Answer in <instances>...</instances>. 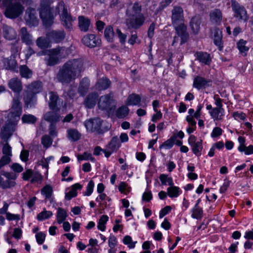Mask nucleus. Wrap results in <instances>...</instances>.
Returning <instances> with one entry per match:
<instances>
[{
	"label": "nucleus",
	"mask_w": 253,
	"mask_h": 253,
	"mask_svg": "<svg viewBox=\"0 0 253 253\" xmlns=\"http://www.w3.org/2000/svg\"><path fill=\"white\" fill-rule=\"evenodd\" d=\"M141 101L140 96L136 94L132 93L129 95L127 99V105H137Z\"/></svg>",
	"instance_id": "f704fd0d"
},
{
	"label": "nucleus",
	"mask_w": 253,
	"mask_h": 253,
	"mask_svg": "<svg viewBox=\"0 0 253 253\" xmlns=\"http://www.w3.org/2000/svg\"><path fill=\"white\" fill-rule=\"evenodd\" d=\"M111 84V82L108 79L103 77L98 80L95 85V88L99 91L104 90L110 87Z\"/></svg>",
	"instance_id": "b1692460"
},
{
	"label": "nucleus",
	"mask_w": 253,
	"mask_h": 253,
	"mask_svg": "<svg viewBox=\"0 0 253 253\" xmlns=\"http://www.w3.org/2000/svg\"><path fill=\"white\" fill-rule=\"evenodd\" d=\"M80 133L76 129H69L67 130V137L70 140L75 141L81 137Z\"/></svg>",
	"instance_id": "e433bc0d"
},
{
	"label": "nucleus",
	"mask_w": 253,
	"mask_h": 253,
	"mask_svg": "<svg viewBox=\"0 0 253 253\" xmlns=\"http://www.w3.org/2000/svg\"><path fill=\"white\" fill-rule=\"evenodd\" d=\"M172 24L175 30L179 34L183 33V29L186 28L184 24L183 10L180 6H174L172 10L171 15Z\"/></svg>",
	"instance_id": "39448f33"
},
{
	"label": "nucleus",
	"mask_w": 253,
	"mask_h": 253,
	"mask_svg": "<svg viewBox=\"0 0 253 253\" xmlns=\"http://www.w3.org/2000/svg\"><path fill=\"white\" fill-rule=\"evenodd\" d=\"M201 20L199 17L195 16L192 18L190 22V27L193 33L197 34L200 30Z\"/></svg>",
	"instance_id": "72a5a7b5"
},
{
	"label": "nucleus",
	"mask_w": 253,
	"mask_h": 253,
	"mask_svg": "<svg viewBox=\"0 0 253 253\" xmlns=\"http://www.w3.org/2000/svg\"><path fill=\"white\" fill-rule=\"evenodd\" d=\"M42 54L47 55L44 60L47 66H51L58 64L60 59L66 57L68 54V51L67 48L65 47L58 46L48 50Z\"/></svg>",
	"instance_id": "7ed1b4c3"
},
{
	"label": "nucleus",
	"mask_w": 253,
	"mask_h": 253,
	"mask_svg": "<svg viewBox=\"0 0 253 253\" xmlns=\"http://www.w3.org/2000/svg\"><path fill=\"white\" fill-rule=\"evenodd\" d=\"M222 13L219 9H214L210 13V20L213 24L219 25L222 22Z\"/></svg>",
	"instance_id": "a211bd4d"
},
{
	"label": "nucleus",
	"mask_w": 253,
	"mask_h": 253,
	"mask_svg": "<svg viewBox=\"0 0 253 253\" xmlns=\"http://www.w3.org/2000/svg\"><path fill=\"white\" fill-rule=\"evenodd\" d=\"M67 213L66 211L62 208H59L56 213V218L58 223L61 224L66 218Z\"/></svg>",
	"instance_id": "ea45409f"
},
{
	"label": "nucleus",
	"mask_w": 253,
	"mask_h": 253,
	"mask_svg": "<svg viewBox=\"0 0 253 253\" xmlns=\"http://www.w3.org/2000/svg\"><path fill=\"white\" fill-rule=\"evenodd\" d=\"M175 141V136H171L169 139L164 142L162 145L160 146V148H165L166 149H169L171 148Z\"/></svg>",
	"instance_id": "a18cd8bd"
},
{
	"label": "nucleus",
	"mask_w": 253,
	"mask_h": 253,
	"mask_svg": "<svg viewBox=\"0 0 253 253\" xmlns=\"http://www.w3.org/2000/svg\"><path fill=\"white\" fill-rule=\"evenodd\" d=\"M77 158L79 161L90 160L92 162L95 161V159L92 156L90 153L88 152H84L82 155H78Z\"/></svg>",
	"instance_id": "603ef678"
},
{
	"label": "nucleus",
	"mask_w": 253,
	"mask_h": 253,
	"mask_svg": "<svg viewBox=\"0 0 253 253\" xmlns=\"http://www.w3.org/2000/svg\"><path fill=\"white\" fill-rule=\"evenodd\" d=\"M14 130L9 128V125H6L1 130L0 134V137L1 138V142H8V139L11 136Z\"/></svg>",
	"instance_id": "2f4dec72"
},
{
	"label": "nucleus",
	"mask_w": 253,
	"mask_h": 253,
	"mask_svg": "<svg viewBox=\"0 0 253 253\" xmlns=\"http://www.w3.org/2000/svg\"><path fill=\"white\" fill-rule=\"evenodd\" d=\"M65 37V34L63 31H52L48 33L46 38L50 42L58 43L61 42Z\"/></svg>",
	"instance_id": "4468645a"
},
{
	"label": "nucleus",
	"mask_w": 253,
	"mask_h": 253,
	"mask_svg": "<svg viewBox=\"0 0 253 253\" xmlns=\"http://www.w3.org/2000/svg\"><path fill=\"white\" fill-rule=\"evenodd\" d=\"M15 179H8L6 181H3L2 184V187L3 188H9L14 186L16 184L15 182Z\"/></svg>",
	"instance_id": "13d9d810"
},
{
	"label": "nucleus",
	"mask_w": 253,
	"mask_h": 253,
	"mask_svg": "<svg viewBox=\"0 0 253 253\" xmlns=\"http://www.w3.org/2000/svg\"><path fill=\"white\" fill-rule=\"evenodd\" d=\"M79 26L81 31L86 32L88 30L90 21L89 19L83 16L79 17Z\"/></svg>",
	"instance_id": "473e14b6"
},
{
	"label": "nucleus",
	"mask_w": 253,
	"mask_h": 253,
	"mask_svg": "<svg viewBox=\"0 0 253 253\" xmlns=\"http://www.w3.org/2000/svg\"><path fill=\"white\" fill-rule=\"evenodd\" d=\"M104 37L108 42H113L115 37V33L111 26H108L105 28Z\"/></svg>",
	"instance_id": "c9c22d12"
},
{
	"label": "nucleus",
	"mask_w": 253,
	"mask_h": 253,
	"mask_svg": "<svg viewBox=\"0 0 253 253\" xmlns=\"http://www.w3.org/2000/svg\"><path fill=\"white\" fill-rule=\"evenodd\" d=\"M119 190L122 193L126 194L130 191L129 188L128 187L127 184L125 182H121L118 187Z\"/></svg>",
	"instance_id": "e2e57ef3"
},
{
	"label": "nucleus",
	"mask_w": 253,
	"mask_h": 253,
	"mask_svg": "<svg viewBox=\"0 0 253 253\" xmlns=\"http://www.w3.org/2000/svg\"><path fill=\"white\" fill-rule=\"evenodd\" d=\"M179 188L173 185L167 189V193L170 198L177 197L179 195Z\"/></svg>",
	"instance_id": "79ce46f5"
},
{
	"label": "nucleus",
	"mask_w": 253,
	"mask_h": 253,
	"mask_svg": "<svg viewBox=\"0 0 253 253\" xmlns=\"http://www.w3.org/2000/svg\"><path fill=\"white\" fill-rule=\"evenodd\" d=\"M36 238L38 243L41 245L45 240V235L44 233L41 232L36 234Z\"/></svg>",
	"instance_id": "774afa93"
},
{
	"label": "nucleus",
	"mask_w": 253,
	"mask_h": 253,
	"mask_svg": "<svg viewBox=\"0 0 253 253\" xmlns=\"http://www.w3.org/2000/svg\"><path fill=\"white\" fill-rule=\"evenodd\" d=\"M212 37L214 44L218 47L220 50H222L223 48V42L221 31L217 28L213 29L212 31Z\"/></svg>",
	"instance_id": "dca6fc26"
},
{
	"label": "nucleus",
	"mask_w": 253,
	"mask_h": 253,
	"mask_svg": "<svg viewBox=\"0 0 253 253\" xmlns=\"http://www.w3.org/2000/svg\"><path fill=\"white\" fill-rule=\"evenodd\" d=\"M90 86V81L87 78H83L80 82L78 92L81 96H84L87 92Z\"/></svg>",
	"instance_id": "393cba45"
},
{
	"label": "nucleus",
	"mask_w": 253,
	"mask_h": 253,
	"mask_svg": "<svg viewBox=\"0 0 253 253\" xmlns=\"http://www.w3.org/2000/svg\"><path fill=\"white\" fill-rule=\"evenodd\" d=\"M42 176L39 172L33 173L31 182L32 183L41 182L42 180Z\"/></svg>",
	"instance_id": "0e129e2a"
},
{
	"label": "nucleus",
	"mask_w": 253,
	"mask_h": 253,
	"mask_svg": "<svg viewBox=\"0 0 253 253\" xmlns=\"http://www.w3.org/2000/svg\"><path fill=\"white\" fill-rule=\"evenodd\" d=\"M232 8L234 12V16L240 21L247 22L249 16L245 7L238 3H233Z\"/></svg>",
	"instance_id": "1a4fd4ad"
},
{
	"label": "nucleus",
	"mask_w": 253,
	"mask_h": 253,
	"mask_svg": "<svg viewBox=\"0 0 253 253\" xmlns=\"http://www.w3.org/2000/svg\"><path fill=\"white\" fill-rule=\"evenodd\" d=\"M116 32L118 37V38L119 39L120 42L122 44H124L126 41V35L125 34H123L121 30L119 29H117L116 30Z\"/></svg>",
	"instance_id": "680f3d73"
},
{
	"label": "nucleus",
	"mask_w": 253,
	"mask_h": 253,
	"mask_svg": "<svg viewBox=\"0 0 253 253\" xmlns=\"http://www.w3.org/2000/svg\"><path fill=\"white\" fill-rule=\"evenodd\" d=\"M211 118L214 121L222 120L225 115V111L223 108L214 107L212 111H209Z\"/></svg>",
	"instance_id": "5701e85b"
},
{
	"label": "nucleus",
	"mask_w": 253,
	"mask_h": 253,
	"mask_svg": "<svg viewBox=\"0 0 253 253\" xmlns=\"http://www.w3.org/2000/svg\"><path fill=\"white\" fill-rule=\"evenodd\" d=\"M117 240L114 235H111L108 239V245L110 248H115L117 245Z\"/></svg>",
	"instance_id": "052dcab7"
},
{
	"label": "nucleus",
	"mask_w": 253,
	"mask_h": 253,
	"mask_svg": "<svg viewBox=\"0 0 253 253\" xmlns=\"http://www.w3.org/2000/svg\"><path fill=\"white\" fill-rule=\"evenodd\" d=\"M8 85L13 91L18 93H19L23 88L22 82L17 78L11 79L8 82Z\"/></svg>",
	"instance_id": "412c9836"
},
{
	"label": "nucleus",
	"mask_w": 253,
	"mask_h": 253,
	"mask_svg": "<svg viewBox=\"0 0 253 253\" xmlns=\"http://www.w3.org/2000/svg\"><path fill=\"white\" fill-rule=\"evenodd\" d=\"M20 75L22 77L29 79L32 77L33 72L26 65H22L19 67Z\"/></svg>",
	"instance_id": "4c0bfd02"
},
{
	"label": "nucleus",
	"mask_w": 253,
	"mask_h": 253,
	"mask_svg": "<svg viewBox=\"0 0 253 253\" xmlns=\"http://www.w3.org/2000/svg\"><path fill=\"white\" fill-rule=\"evenodd\" d=\"M84 126L88 131H99L102 126V121L98 118L90 119L84 122Z\"/></svg>",
	"instance_id": "ddd939ff"
},
{
	"label": "nucleus",
	"mask_w": 253,
	"mask_h": 253,
	"mask_svg": "<svg viewBox=\"0 0 253 253\" xmlns=\"http://www.w3.org/2000/svg\"><path fill=\"white\" fill-rule=\"evenodd\" d=\"M119 139L117 137H114L109 144V148L112 152L117 150L120 147Z\"/></svg>",
	"instance_id": "8fccbe9b"
},
{
	"label": "nucleus",
	"mask_w": 253,
	"mask_h": 253,
	"mask_svg": "<svg viewBox=\"0 0 253 253\" xmlns=\"http://www.w3.org/2000/svg\"><path fill=\"white\" fill-rule=\"evenodd\" d=\"M2 4L5 8L4 14L8 18H16L24 10V7L17 0H3Z\"/></svg>",
	"instance_id": "20e7f679"
},
{
	"label": "nucleus",
	"mask_w": 253,
	"mask_h": 253,
	"mask_svg": "<svg viewBox=\"0 0 253 253\" xmlns=\"http://www.w3.org/2000/svg\"><path fill=\"white\" fill-rule=\"evenodd\" d=\"M203 211L202 208L197 206V205H195L192 210V217L197 219H201L203 217Z\"/></svg>",
	"instance_id": "58836bf2"
},
{
	"label": "nucleus",
	"mask_w": 253,
	"mask_h": 253,
	"mask_svg": "<svg viewBox=\"0 0 253 253\" xmlns=\"http://www.w3.org/2000/svg\"><path fill=\"white\" fill-rule=\"evenodd\" d=\"M176 31V35L174 37L172 43V45L174 46L176 43L180 42V44H182L186 42L189 38V35L186 31V28L183 29V33L182 34H179L177 30Z\"/></svg>",
	"instance_id": "4be33fe9"
},
{
	"label": "nucleus",
	"mask_w": 253,
	"mask_h": 253,
	"mask_svg": "<svg viewBox=\"0 0 253 253\" xmlns=\"http://www.w3.org/2000/svg\"><path fill=\"white\" fill-rule=\"evenodd\" d=\"M247 42L243 40H240L237 43V47L241 53L244 56L247 55V52L249 49V46L247 45Z\"/></svg>",
	"instance_id": "a19ab883"
},
{
	"label": "nucleus",
	"mask_w": 253,
	"mask_h": 253,
	"mask_svg": "<svg viewBox=\"0 0 253 253\" xmlns=\"http://www.w3.org/2000/svg\"><path fill=\"white\" fill-rule=\"evenodd\" d=\"M159 178L162 185H168L170 186L174 185L173 179L171 177H169L168 175L165 174H162L160 175Z\"/></svg>",
	"instance_id": "c03bdc74"
},
{
	"label": "nucleus",
	"mask_w": 253,
	"mask_h": 253,
	"mask_svg": "<svg viewBox=\"0 0 253 253\" xmlns=\"http://www.w3.org/2000/svg\"><path fill=\"white\" fill-rule=\"evenodd\" d=\"M11 109L13 115L19 118L22 113V106L18 94L15 95L13 97Z\"/></svg>",
	"instance_id": "6ab92c4d"
},
{
	"label": "nucleus",
	"mask_w": 253,
	"mask_h": 253,
	"mask_svg": "<svg viewBox=\"0 0 253 253\" xmlns=\"http://www.w3.org/2000/svg\"><path fill=\"white\" fill-rule=\"evenodd\" d=\"M196 59L200 63L206 65H210L211 62V55L206 52L197 51L195 53Z\"/></svg>",
	"instance_id": "aec40b11"
},
{
	"label": "nucleus",
	"mask_w": 253,
	"mask_h": 253,
	"mask_svg": "<svg viewBox=\"0 0 253 253\" xmlns=\"http://www.w3.org/2000/svg\"><path fill=\"white\" fill-rule=\"evenodd\" d=\"M4 66L6 69L17 72V63L13 57L3 59Z\"/></svg>",
	"instance_id": "c756f323"
},
{
	"label": "nucleus",
	"mask_w": 253,
	"mask_h": 253,
	"mask_svg": "<svg viewBox=\"0 0 253 253\" xmlns=\"http://www.w3.org/2000/svg\"><path fill=\"white\" fill-rule=\"evenodd\" d=\"M98 94L96 93L89 94L85 98L84 104L88 108H93L96 104Z\"/></svg>",
	"instance_id": "cd10ccee"
},
{
	"label": "nucleus",
	"mask_w": 253,
	"mask_h": 253,
	"mask_svg": "<svg viewBox=\"0 0 253 253\" xmlns=\"http://www.w3.org/2000/svg\"><path fill=\"white\" fill-rule=\"evenodd\" d=\"M3 35L4 38L8 40H13L16 38L17 33L12 28L5 25L2 28Z\"/></svg>",
	"instance_id": "a878e982"
},
{
	"label": "nucleus",
	"mask_w": 253,
	"mask_h": 253,
	"mask_svg": "<svg viewBox=\"0 0 253 253\" xmlns=\"http://www.w3.org/2000/svg\"><path fill=\"white\" fill-rule=\"evenodd\" d=\"M52 215L53 213L51 211L44 210L38 214L37 219L40 221H42L50 218Z\"/></svg>",
	"instance_id": "09e8293b"
},
{
	"label": "nucleus",
	"mask_w": 253,
	"mask_h": 253,
	"mask_svg": "<svg viewBox=\"0 0 253 253\" xmlns=\"http://www.w3.org/2000/svg\"><path fill=\"white\" fill-rule=\"evenodd\" d=\"M123 243L124 244L127 245L130 249H132L135 247L136 242H132L131 237L127 235L124 238Z\"/></svg>",
	"instance_id": "4d7b16f0"
},
{
	"label": "nucleus",
	"mask_w": 253,
	"mask_h": 253,
	"mask_svg": "<svg viewBox=\"0 0 253 253\" xmlns=\"http://www.w3.org/2000/svg\"><path fill=\"white\" fill-rule=\"evenodd\" d=\"M58 111L52 110L47 112L44 114L43 119L50 124H55L60 120L61 118L60 115L57 112Z\"/></svg>",
	"instance_id": "f3484780"
},
{
	"label": "nucleus",
	"mask_w": 253,
	"mask_h": 253,
	"mask_svg": "<svg viewBox=\"0 0 253 253\" xmlns=\"http://www.w3.org/2000/svg\"><path fill=\"white\" fill-rule=\"evenodd\" d=\"M108 219L109 217L106 215H103L101 216L97 225V228L99 230H100L102 231H105L106 229L105 224L108 220Z\"/></svg>",
	"instance_id": "de8ad7c7"
},
{
	"label": "nucleus",
	"mask_w": 253,
	"mask_h": 253,
	"mask_svg": "<svg viewBox=\"0 0 253 253\" xmlns=\"http://www.w3.org/2000/svg\"><path fill=\"white\" fill-rule=\"evenodd\" d=\"M33 93H32L31 92H29L27 91V90H26V94L24 97V101L25 103V105L28 107L29 105L31 102L33 97H34Z\"/></svg>",
	"instance_id": "bf43d9fd"
},
{
	"label": "nucleus",
	"mask_w": 253,
	"mask_h": 253,
	"mask_svg": "<svg viewBox=\"0 0 253 253\" xmlns=\"http://www.w3.org/2000/svg\"><path fill=\"white\" fill-rule=\"evenodd\" d=\"M50 0H42L41 3L40 16L43 24L48 27L53 22V16L51 13L49 8Z\"/></svg>",
	"instance_id": "423d86ee"
},
{
	"label": "nucleus",
	"mask_w": 253,
	"mask_h": 253,
	"mask_svg": "<svg viewBox=\"0 0 253 253\" xmlns=\"http://www.w3.org/2000/svg\"><path fill=\"white\" fill-rule=\"evenodd\" d=\"M188 144L191 146L192 152L197 156L201 155L203 149V141L198 139L196 136L191 135L188 140Z\"/></svg>",
	"instance_id": "9d476101"
},
{
	"label": "nucleus",
	"mask_w": 253,
	"mask_h": 253,
	"mask_svg": "<svg viewBox=\"0 0 253 253\" xmlns=\"http://www.w3.org/2000/svg\"><path fill=\"white\" fill-rule=\"evenodd\" d=\"M83 68L84 63L82 59L69 60L60 68L56 78L62 84H69L78 77Z\"/></svg>",
	"instance_id": "f257e3e1"
},
{
	"label": "nucleus",
	"mask_w": 253,
	"mask_h": 253,
	"mask_svg": "<svg viewBox=\"0 0 253 253\" xmlns=\"http://www.w3.org/2000/svg\"><path fill=\"white\" fill-rule=\"evenodd\" d=\"M19 35L22 41L27 45L32 44V36L30 34L25 27H22L20 31Z\"/></svg>",
	"instance_id": "c85d7f7f"
},
{
	"label": "nucleus",
	"mask_w": 253,
	"mask_h": 253,
	"mask_svg": "<svg viewBox=\"0 0 253 253\" xmlns=\"http://www.w3.org/2000/svg\"><path fill=\"white\" fill-rule=\"evenodd\" d=\"M52 143V139L47 135H44L42 137V143L45 148L49 147Z\"/></svg>",
	"instance_id": "6e6d98bb"
},
{
	"label": "nucleus",
	"mask_w": 253,
	"mask_h": 253,
	"mask_svg": "<svg viewBox=\"0 0 253 253\" xmlns=\"http://www.w3.org/2000/svg\"><path fill=\"white\" fill-rule=\"evenodd\" d=\"M3 144L2 153L3 155L12 156L11 147L8 143V142H1Z\"/></svg>",
	"instance_id": "864d4df0"
},
{
	"label": "nucleus",
	"mask_w": 253,
	"mask_h": 253,
	"mask_svg": "<svg viewBox=\"0 0 253 253\" xmlns=\"http://www.w3.org/2000/svg\"><path fill=\"white\" fill-rule=\"evenodd\" d=\"M49 42L47 38L46 39L43 37H39L37 40L36 44L39 47L42 49L48 47Z\"/></svg>",
	"instance_id": "49530a36"
},
{
	"label": "nucleus",
	"mask_w": 253,
	"mask_h": 253,
	"mask_svg": "<svg viewBox=\"0 0 253 253\" xmlns=\"http://www.w3.org/2000/svg\"><path fill=\"white\" fill-rule=\"evenodd\" d=\"M22 120L25 123L34 124L37 121V118L31 114L24 115L22 117Z\"/></svg>",
	"instance_id": "3c124183"
},
{
	"label": "nucleus",
	"mask_w": 253,
	"mask_h": 253,
	"mask_svg": "<svg viewBox=\"0 0 253 253\" xmlns=\"http://www.w3.org/2000/svg\"><path fill=\"white\" fill-rule=\"evenodd\" d=\"M82 42L86 46L93 47L99 45L101 41L94 35L89 34L84 37L82 39Z\"/></svg>",
	"instance_id": "2eb2a0df"
},
{
	"label": "nucleus",
	"mask_w": 253,
	"mask_h": 253,
	"mask_svg": "<svg viewBox=\"0 0 253 253\" xmlns=\"http://www.w3.org/2000/svg\"><path fill=\"white\" fill-rule=\"evenodd\" d=\"M141 11L142 6L138 2H135L127 9L126 24L128 29H137L144 24L146 18Z\"/></svg>",
	"instance_id": "f03ea898"
},
{
	"label": "nucleus",
	"mask_w": 253,
	"mask_h": 253,
	"mask_svg": "<svg viewBox=\"0 0 253 253\" xmlns=\"http://www.w3.org/2000/svg\"><path fill=\"white\" fill-rule=\"evenodd\" d=\"M211 85L210 79L205 78L201 76H196L193 79V86L198 90L203 89Z\"/></svg>",
	"instance_id": "9b49d317"
},
{
	"label": "nucleus",
	"mask_w": 253,
	"mask_h": 253,
	"mask_svg": "<svg viewBox=\"0 0 253 253\" xmlns=\"http://www.w3.org/2000/svg\"><path fill=\"white\" fill-rule=\"evenodd\" d=\"M222 133V130L219 127H214L211 133V137L212 138L217 137L221 135Z\"/></svg>",
	"instance_id": "338daca9"
},
{
	"label": "nucleus",
	"mask_w": 253,
	"mask_h": 253,
	"mask_svg": "<svg viewBox=\"0 0 253 253\" xmlns=\"http://www.w3.org/2000/svg\"><path fill=\"white\" fill-rule=\"evenodd\" d=\"M57 8L58 9V13L60 14L63 25L66 28H70L72 26V22L74 19L70 14L68 12L67 8L65 7L64 3L63 1L59 2Z\"/></svg>",
	"instance_id": "6e6552de"
},
{
	"label": "nucleus",
	"mask_w": 253,
	"mask_h": 253,
	"mask_svg": "<svg viewBox=\"0 0 253 253\" xmlns=\"http://www.w3.org/2000/svg\"><path fill=\"white\" fill-rule=\"evenodd\" d=\"M58 96L56 93L52 91L49 92L48 105L50 109L53 110H59V108L58 107Z\"/></svg>",
	"instance_id": "bb28decb"
},
{
	"label": "nucleus",
	"mask_w": 253,
	"mask_h": 253,
	"mask_svg": "<svg viewBox=\"0 0 253 253\" xmlns=\"http://www.w3.org/2000/svg\"><path fill=\"white\" fill-rule=\"evenodd\" d=\"M98 106L100 109L105 110L110 113L115 110L116 102L114 99L113 93H110L101 96L98 101Z\"/></svg>",
	"instance_id": "0eeeda50"
},
{
	"label": "nucleus",
	"mask_w": 253,
	"mask_h": 253,
	"mask_svg": "<svg viewBox=\"0 0 253 253\" xmlns=\"http://www.w3.org/2000/svg\"><path fill=\"white\" fill-rule=\"evenodd\" d=\"M232 116L237 121H244L246 119V115L243 112H235L233 113Z\"/></svg>",
	"instance_id": "69168bd1"
},
{
	"label": "nucleus",
	"mask_w": 253,
	"mask_h": 253,
	"mask_svg": "<svg viewBox=\"0 0 253 253\" xmlns=\"http://www.w3.org/2000/svg\"><path fill=\"white\" fill-rule=\"evenodd\" d=\"M25 19L27 24L30 26L37 25L38 20L36 16V10L32 8H27L25 15Z\"/></svg>",
	"instance_id": "f8f14e48"
},
{
	"label": "nucleus",
	"mask_w": 253,
	"mask_h": 253,
	"mask_svg": "<svg viewBox=\"0 0 253 253\" xmlns=\"http://www.w3.org/2000/svg\"><path fill=\"white\" fill-rule=\"evenodd\" d=\"M41 192L45 196V198H49L52 193V187L49 185H46L42 189Z\"/></svg>",
	"instance_id": "5fc2aeb1"
},
{
	"label": "nucleus",
	"mask_w": 253,
	"mask_h": 253,
	"mask_svg": "<svg viewBox=\"0 0 253 253\" xmlns=\"http://www.w3.org/2000/svg\"><path fill=\"white\" fill-rule=\"evenodd\" d=\"M129 109L126 106H123L119 108L116 115L119 118H124L126 117L128 114Z\"/></svg>",
	"instance_id": "37998d69"
},
{
	"label": "nucleus",
	"mask_w": 253,
	"mask_h": 253,
	"mask_svg": "<svg viewBox=\"0 0 253 253\" xmlns=\"http://www.w3.org/2000/svg\"><path fill=\"white\" fill-rule=\"evenodd\" d=\"M27 90L34 94L38 93L42 90V84L38 81L33 82L27 86Z\"/></svg>",
	"instance_id": "7c9ffc66"
}]
</instances>
